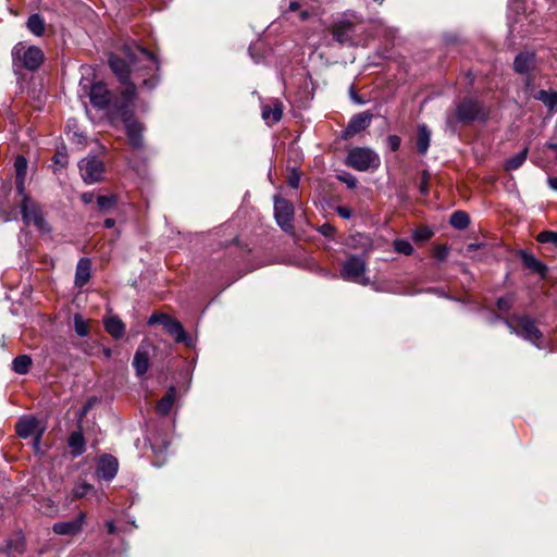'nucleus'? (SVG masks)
Segmentation results:
<instances>
[{"label":"nucleus","instance_id":"nucleus-34","mask_svg":"<svg viewBox=\"0 0 557 557\" xmlns=\"http://www.w3.org/2000/svg\"><path fill=\"white\" fill-rule=\"evenodd\" d=\"M449 222L453 227L457 230H465L470 224V218L465 211H456L450 215Z\"/></svg>","mask_w":557,"mask_h":557},{"label":"nucleus","instance_id":"nucleus-12","mask_svg":"<svg viewBox=\"0 0 557 557\" xmlns=\"http://www.w3.org/2000/svg\"><path fill=\"white\" fill-rule=\"evenodd\" d=\"M86 522V512L81 511L73 520L53 523L52 531L58 535L75 536L83 531Z\"/></svg>","mask_w":557,"mask_h":557},{"label":"nucleus","instance_id":"nucleus-41","mask_svg":"<svg viewBox=\"0 0 557 557\" xmlns=\"http://www.w3.org/2000/svg\"><path fill=\"white\" fill-rule=\"evenodd\" d=\"M54 164L59 165L60 168H65L69 163V157L65 151V148L62 150L58 149L52 158Z\"/></svg>","mask_w":557,"mask_h":557},{"label":"nucleus","instance_id":"nucleus-59","mask_svg":"<svg viewBox=\"0 0 557 557\" xmlns=\"http://www.w3.org/2000/svg\"><path fill=\"white\" fill-rule=\"evenodd\" d=\"M548 185L552 189L557 190V176L548 178Z\"/></svg>","mask_w":557,"mask_h":557},{"label":"nucleus","instance_id":"nucleus-30","mask_svg":"<svg viewBox=\"0 0 557 557\" xmlns=\"http://www.w3.org/2000/svg\"><path fill=\"white\" fill-rule=\"evenodd\" d=\"M521 258H522L523 264L528 269H530L532 272L541 274V275H545L546 267L540 260H537L535 257H533L530 253L523 252L521 255Z\"/></svg>","mask_w":557,"mask_h":557},{"label":"nucleus","instance_id":"nucleus-3","mask_svg":"<svg viewBox=\"0 0 557 557\" xmlns=\"http://www.w3.org/2000/svg\"><path fill=\"white\" fill-rule=\"evenodd\" d=\"M45 53L38 46H26L17 42L12 49L13 65L36 72L45 62Z\"/></svg>","mask_w":557,"mask_h":557},{"label":"nucleus","instance_id":"nucleus-43","mask_svg":"<svg viewBox=\"0 0 557 557\" xmlns=\"http://www.w3.org/2000/svg\"><path fill=\"white\" fill-rule=\"evenodd\" d=\"M433 235V232L428 227H421L414 231L413 239L417 242L428 240Z\"/></svg>","mask_w":557,"mask_h":557},{"label":"nucleus","instance_id":"nucleus-15","mask_svg":"<svg viewBox=\"0 0 557 557\" xmlns=\"http://www.w3.org/2000/svg\"><path fill=\"white\" fill-rule=\"evenodd\" d=\"M108 64L122 85L128 87L129 84H134L131 82L129 65L122 57L111 53L109 55Z\"/></svg>","mask_w":557,"mask_h":557},{"label":"nucleus","instance_id":"nucleus-22","mask_svg":"<svg viewBox=\"0 0 557 557\" xmlns=\"http://www.w3.org/2000/svg\"><path fill=\"white\" fill-rule=\"evenodd\" d=\"M91 261L87 257L78 260L75 271V286L82 288L90 278Z\"/></svg>","mask_w":557,"mask_h":557},{"label":"nucleus","instance_id":"nucleus-45","mask_svg":"<svg viewBox=\"0 0 557 557\" xmlns=\"http://www.w3.org/2000/svg\"><path fill=\"white\" fill-rule=\"evenodd\" d=\"M449 249L447 246L442 245L433 249V257L438 261H444L448 257Z\"/></svg>","mask_w":557,"mask_h":557},{"label":"nucleus","instance_id":"nucleus-13","mask_svg":"<svg viewBox=\"0 0 557 557\" xmlns=\"http://www.w3.org/2000/svg\"><path fill=\"white\" fill-rule=\"evenodd\" d=\"M119 471V460L111 454H102L97 462L96 474L99 479L111 481Z\"/></svg>","mask_w":557,"mask_h":557},{"label":"nucleus","instance_id":"nucleus-38","mask_svg":"<svg viewBox=\"0 0 557 557\" xmlns=\"http://www.w3.org/2000/svg\"><path fill=\"white\" fill-rule=\"evenodd\" d=\"M394 249L405 256H410L413 252V247L407 239H396L394 242Z\"/></svg>","mask_w":557,"mask_h":557},{"label":"nucleus","instance_id":"nucleus-16","mask_svg":"<svg viewBox=\"0 0 557 557\" xmlns=\"http://www.w3.org/2000/svg\"><path fill=\"white\" fill-rule=\"evenodd\" d=\"M40 428V422L35 416H22L15 423V433L25 440L35 435Z\"/></svg>","mask_w":557,"mask_h":557},{"label":"nucleus","instance_id":"nucleus-57","mask_svg":"<svg viewBox=\"0 0 557 557\" xmlns=\"http://www.w3.org/2000/svg\"><path fill=\"white\" fill-rule=\"evenodd\" d=\"M102 354L106 359H110L112 357V349L110 347L102 346Z\"/></svg>","mask_w":557,"mask_h":557},{"label":"nucleus","instance_id":"nucleus-23","mask_svg":"<svg viewBox=\"0 0 557 557\" xmlns=\"http://www.w3.org/2000/svg\"><path fill=\"white\" fill-rule=\"evenodd\" d=\"M283 104L278 100H274L272 104H263L261 116L268 125L274 124L282 119Z\"/></svg>","mask_w":557,"mask_h":557},{"label":"nucleus","instance_id":"nucleus-53","mask_svg":"<svg viewBox=\"0 0 557 557\" xmlns=\"http://www.w3.org/2000/svg\"><path fill=\"white\" fill-rule=\"evenodd\" d=\"M337 213H338L339 216H342L344 219H349L350 215H351V212H350V210L347 207H338L337 208Z\"/></svg>","mask_w":557,"mask_h":557},{"label":"nucleus","instance_id":"nucleus-6","mask_svg":"<svg viewBox=\"0 0 557 557\" xmlns=\"http://www.w3.org/2000/svg\"><path fill=\"white\" fill-rule=\"evenodd\" d=\"M367 263L359 256H350L343 264L341 276L345 281L354 282L363 286L370 284L369 277L366 276Z\"/></svg>","mask_w":557,"mask_h":557},{"label":"nucleus","instance_id":"nucleus-60","mask_svg":"<svg viewBox=\"0 0 557 557\" xmlns=\"http://www.w3.org/2000/svg\"><path fill=\"white\" fill-rule=\"evenodd\" d=\"M309 16H310V13L307 10H301L299 12V18L301 21H306L307 18H309Z\"/></svg>","mask_w":557,"mask_h":557},{"label":"nucleus","instance_id":"nucleus-37","mask_svg":"<svg viewBox=\"0 0 557 557\" xmlns=\"http://www.w3.org/2000/svg\"><path fill=\"white\" fill-rule=\"evenodd\" d=\"M28 161L23 154H18L14 160L15 177L25 178Z\"/></svg>","mask_w":557,"mask_h":557},{"label":"nucleus","instance_id":"nucleus-44","mask_svg":"<svg viewBox=\"0 0 557 557\" xmlns=\"http://www.w3.org/2000/svg\"><path fill=\"white\" fill-rule=\"evenodd\" d=\"M300 177H301L300 172L295 168L292 169L288 174V177H287L288 185L292 188H298L299 183H300Z\"/></svg>","mask_w":557,"mask_h":557},{"label":"nucleus","instance_id":"nucleus-32","mask_svg":"<svg viewBox=\"0 0 557 557\" xmlns=\"http://www.w3.org/2000/svg\"><path fill=\"white\" fill-rule=\"evenodd\" d=\"M533 98L542 101L549 110L557 106V92L555 91L539 90Z\"/></svg>","mask_w":557,"mask_h":557},{"label":"nucleus","instance_id":"nucleus-47","mask_svg":"<svg viewBox=\"0 0 557 557\" xmlns=\"http://www.w3.org/2000/svg\"><path fill=\"white\" fill-rule=\"evenodd\" d=\"M387 146L392 151H397L400 147V137L397 135H389L386 139Z\"/></svg>","mask_w":557,"mask_h":557},{"label":"nucleus","instance_id":"nucleus-62","mask_svg":"<svg viewBox=\"0 0 557 557\" xmlns=\"http://www.w3.org/2000/svg\"><path fill=\"white\" fill-rule=\"evenodd\" d=\"M478 248H479V245H478V244H469V245H468V250H469V251H470V250H475V249H478Z\"/></svg>","mask_w":557,"mask_h":557},{"label":"nucleus","instance_id":"nucleus-24","mask_svg":"<svg viewBox=\"0 0 557 557\" xmlns=\"http://www.w3.org/2000/svg\"><path fill=\"white\" fill-rule=\"evenodd\" d=\"M67 445L73 458L82 456L86 451V441L82 431L72 432L67 438Z\"/></svg>","mask_w":557,"mask_h":557},{"label":"nucleus","instance_id":"nucleus-54","mask_svg":"<svg viewBox=\"0 0 557 557\" xmlns=\"http://www.w3.org/2000/svg\"><path fill=\"white\" fill-rule=\"evenodd\" d=\"M300 9V4L297 1H290L286 12H296Z\"/></svg>","mask_w":557,"mask_h":557},{"label":"nucleus","instance_id":"nucleus-28","mask_svg":"<svg viewBox=\"0 0 557 557\" xmlns=\"http://www.w3.org/2000/svg\"><path fill=\"white\" fill-rule=\"evenodd\" d=\"M33 366V359L29 355H18L12 361V370L21 375L27 374Z\"/></svg>","mask_w":557,"mask_h":557},{"label":"nucleus","instance_id":"nucleus-49","mask_svg":"<svg viewBox=\"0 0 557 557\" xmlns=\"http://www.w3.org/2000/svg\"><path fill=\"white\" fill-rule=\"evenodd\" d=\"M15 187L18 195L23 197L22 201L24 200V195H27L25 193V178L15 177Z\"/></svg>","mask_w":557,"mask_h":557},{"label":"nucleus","instance_id":"nucleus-10","mask_svg":"<svg viewBox=\"0 0 557 557\" xmlns=\"http://www.w3.org/2000/svg\"><path fill=\"white\" fill-rule=\"evenodd\" d=\"M89 101L97 110H107L112 102L113 92L108 88L107 84L98 81L94 82L89 88Z\"/></svg>","mask_w":557,"mask_h":557},{"label":"nucleus","instance_id":"nucleus-31","mask_svg":"<svg viewBox=\"0 0 557 557\" xmlns=\"http://www.w3.org/2000/svg\"><path fill=\"white\" fill-rule=\"evenodd\" d=\"M528 153H529V149L524 148L516 156L507 159L505 162V165H504L505 170L506 171H515V170L519 169L527 160Z\"/></svg>","mask_w":557,"mask_h":557},{"label":"nucleus","instance_id":"nucleus-52","mask_svg":"<svg viewBox=\"0 0 557 557\" xmlns=\"http://www.w3.org/2000/svg\"><path fill=\"white\" fill-rule=\"evenodd\" d=\"M321 233L325 236H332L334 233V227L330 224H323L320 228Z\"/></svg>","mask_w":557,"mask_h":557},{"label":"nucleus","instance_id":"nucleus-7","mask_svg":"<svg viewBox=\"0 0 557 557\" xmlns=\"http://www.w3.org/2000/svg\"><path fill=\"white\" fill-rule=\"evenodd\" d=\"M82 178L87 184L99 183L103 180L106 164L98 156H87L78 163Z\"/></svg>","mask_w":557,"mask_h":557},{"label":"nucleus","instance_id":"nucleus-4","mask_svg":"<svg viewBox=\"0 0 557 557\" xmlns=\"http://www.w3.org/2000/svg\"><path fill=\"white\" fill-rule=\"evenodd\" d=\"M346 164L357 171L376 170L381 164L379 154L366 147L352 148L346 158Z\"/></svg>","mask_w":557,"mask_h":557},{"label":"nucleus","instance_id":"nucleus-63","mask_svg":"<svg viewBox=\"0 0 557 557\" xmlns=\"http://www.w3.org/2000/svg\"><path fill=\"white\" fill-rule=\"evenodd\" d=\"M447 123H448V124H451V123H453V117H448V119H447Z\"/></svg>","mask_w":557,"mask_h":557},{"label":"nucleus","instance_id":"nucleus-20","mask_svg":"<svg viewBox=\"0 0 557 557\" xmlns=\"http://www.w3.org/2000/svg\"><path fill=\"white\" fill-rule=\"evenodd\" d=\"M354 25L347 21L335 23L332 27V35L335 41L341 45H352Z\"/></svg>","mask_w":557,"mask_h":557},{"label":"nucleus","instance_id":"nucleus-35","mask_svg":"<svg viewBox=\"0 0 557 557\" xmlns=\"http://www.w3.org/2000/svg\"><path fill=\"white\" fill-rule=\"evenodd\" d=\"M95 492V486L87 482H81L74 485L72 490V500L82 499L89 493Z\"/></svg>","mask_w":557,"mask_h":557},{"label":"nucleus","instance_id":"nucleus-25","mask_svg":"<svg viewBox=\"0 0 557 557\" xmlns=\"http://www.w3.org/2000/svg\"><path fill=\"white\" fill-rule=\"evenodd\" d=\"M175 398H176V388H175V386L172 385L165 392L163 397L160 400H158V403L156 405L157 412L163 417L168 416L173 408Z\"/></svg>","mask_w":557,"mask_h":557},{"label":"nucleus","instance_id":"nucleus-39","mask_svg":"<svg viewBox=\"0 0 557 557\" xmlns=\"http://www.w3.org/2000/svg\"><path fill=\"white\" fill-rule=\"evenodd\" d=\"M25 541L22 536L7 540L5 547L10 552L22 553L24 550Z\"/></svg>","mask_w":557,"mask_h":557},{"label":"nucleus","instance_id":"nucleus-55","mask_svg":"<svg viewBox=\"0 0 557 557\" xmlns=\"http://www.w3.org/2000/svg\"><path fill=\"white\" fill-rule=\"evenodd\" d=\"M106 528L109 534H114L116 532V527L113 521H107Z\"/></svg>","mask_w":557,"mask_h":557},{"label":"nucleus","instance_id":"nucleus-19","mask_svg":"<svg viewBox=\"0 0 557 557\" xmlns=\"http://www.w3.org/2000/svg\"><path fill=\"white\" fill-rule=\"evenodd\" d=\"M132 364L138 377L146 375L150 367V352L148 350V346L144 344L138 346L135 351Z\"/></svg>","mask_w":557,"mask_h":557},{"label":"nucleus","instance_id":"nucleus-1","mask_svg":"<svg viewBox=\"0 0 557 557\" xmlns=\"http://www.w3.org/2000/svg\"><path fill=\"white\" fill-rule=\"evenodd\" d=\"M137 98V87L129 84L121 90L120 97L113 96L110 107L107 108V114L110 121L121 120L123 123L135 119L134 102Z\"/></svg>","mask_w":557,"mask_h":557},{"label":"nucleus","instance_id":"nucleus-46","mask_svg":"<svg viewBox=\"0 0 557 557\" xmlns=\"http://www.w3.org/2000/svg\"><path fill=\"white\" fill-rule=\"evenodd\" d=\"M532 79H533V77H532V75H530V74H527V76L524 77V82H523V85H524V86H523V88H524V94H525L528 97H530V96H532V97H533V95L535 94V92H534V89H535V88H534V85H533V83H532Z\"/></svg>","mask_w":557,"mask_h":557},{"label":"nucleus","instance_id":"nucleus-51","mask_svg":"<svg viewBox=\"0 0 557 557\" xmlns=\"http://www.w3.org/2000/svg\"><path fill=\"white\" fill-rule=\"evenodd\" d=\"M94 199H95V195H94V193H89V191H87V193H83V194L81 195V200H82L84 203H86V205L91 203V202L94 201Z\"/></svg>","mask_w":557,"mask_h":557},{"label":"nucleus","instance_id":"nucleus-50","mask_svg":"<svg viewBox=\"0 0 557 557\" xmlns=\"http://www.w3.org/2000/svg\"><path fill=\"white\" fill-rule=\"evenodd\" d=\"M497 306H498L499 310L508 311L511 307V298L510 297L499 298L497 301Z\"/></svg>","mask_w":557,"mask_h":557},{"label":"nucleus","instance_id":"nucleus-36","mask_svg":"<svg viewBox=\"0 0 557 557\" xmlns=\"http://www.w3.org/2000/svg\"><path fill=\"white\" fill-rule=\"evenodd\" d=\"M73 323H74V330L78 336L85 337L89 334V330H90L89 325H88L87 321L84 320L82 314H79V313L74 314Z\"/></svg>","mask_w":557,"mask_h":557},{"label":"nucleus","instance_id":"nucleus-58","mask_svg":"<svg viewBox=\"0 0 557 557\" xmlns=\"http://www.w3.org/2000/svg\"><path fill=\"white\" fill-rule=\"evenodd\" d=\"M94 403H95V399L94 398H89L87 400V403L84 405L83 413H86L92 407Z\"/></svg>","mask_w":557,"mask_h":557},{"label":"nucleus","instance_id":"nucleus-5","mask_svg":"<svg viewBox=\"0 0 557 557\" xmlns=\"http://www.w3.org/2000/svg\"><path fill=\"white\" fill-rule=\"evenodd\" d=\"M21 214L25 224L33 223L41 233L51 232V226L46 221L41 208L28 195H24V200L21 203Z\"/></svg>","mask_w":557,"mask_h":557},{"label":"nucleus","instance_id":"nucleus-29","mask_svg":"<svg viewBox=\"0 0 557 557\" xmlns=\"http://www.w3.org/2000/svg\"><path fill=\"white\" fill-rule=\"evenodd\" d=\"M431 141V132L426 125L422 124L418 127L417 149L421 154H425Z\"/></svg>","mask_w":557,"mask_h":557},{"label":"nucleus","instance_id":"nucleus-8","mask_svg":"<svg viewBox=\"0 0 557 557\" xmlns=\"http://www.w3.org/2000/svg\"><path fill=\"white\" fill-rule=\"evenodd\" d=\"M485 108L475 99L466 98L456 107L455 117L458 122L470 123L486 116Z\"/></svg>","mask_w":557,"mask_h":557},{"label":"nucleus","instance_id":"nucleus-33","mask_svg":"<svg viewBox=\"0 0 557 557\" xmlns=\"http://www.w3.org/2000/svg\"><path fill=\"white\" fill-rule=\"evenodd\" d=\"M117 203L116 195H99L97 196V206L101 212H109Z\"/></svg>","mask_w":557,"mask_h":557},{"label":"nucleus","instance_id":"nucleus-40","mask_svg":"<svg viewBox=\"0 0 557 557\" xmlns=\"http://www.w3.org/2000/svg\"><path fill=\"white\" fill-rule=\"evenodd\" d=\"M537 242L542 244H552L554 246H557V232L553 231H544L541 232L537 237Z\"/></svg>","mask_w":557,"mask_h":557},{"label":"nucleus","instance_id":"nucleus-26","mask_svg":"<svg viewBox=\"0 0 557 557\" xmlns=\"http://www.w3.org/2000/svg\"><path fill=\"white\" fill-rule=\"evenodd\" d=\"M535 63V55L533 53H520L516 57L513 66L516 72L520 74H530Z\"/></svg>","mask_w":557,"mask_h":557},{"label":"nucleus","instance_id":"nucleus-21","mask_svg":"<svg viewBox=\"0 0 557 557\" xmlns=\"http://www.w3.org/2000/svg\"><path fill=\"white\" fill-rule=\"evenodd\" d=\"M103 327L114 339H121L126 333V325L117 315L103 318Z\"/></svg>","mask_w":557,"mask_h":557},{"label":"nucleus","instance_id":"nucleus-42","mask_svg":"<svg viewBox=\"0 0 557 557\" xmlns=\"http://www.w3.org/2000/svg\"><path fill=\"white\" fill-rule=\"evenodd\" d=\"M46 432V426L45 425H41V428L36 432L35 435H33V449H34V453L35 454H38L39 450H40V445H41V441H42V436Z\"/></svg>","mask_w":557,"mask_h":557},{"label":"nucleus","instance_id":"nucleus-61","mask_svg":"<svg viewBox=\"0 0 557 557\" xmlns=\"http://www.w3.org/2000/svg\"><path fill=\"white\" fill-rule=\"evenodd\" d=\"M420 190L423 195H426L428 194V184H426V181H423L421 183V186H420Z\"/></svg>","mask_w":557,"mask_h":557},{"label":"nucleus","instance_id":"nucleus-56","mask_svg":"<svg viewBox=\"0 0 557 557\" xmlns=\"http://www.w3.org/2000/svg\"><path fill=\"white\" fill-rule=\"evenodd\" d=\"M114 225H115V220H114V219H112V218H108V219H106V220L103 221V226H104L106 228H112V227H114Z\"/></svg>","mask_w":557,"mask_h":557},{"label":"nucleus","instance_id":"nucleus-27","mask_svg":"<svg viewBox=\"0 0 557 557\" xmlns=\"http://www.w3.org/2000/svg\"><path fill=\"white\" fill-rule=\"evenodd\" d=\"M26 26L32 34L38 37L42 36L46 32V21L38 13H33L28 16Z\"/></svg>","mask_w":557,"mask_h":557},{"label":"nucleus","instance_id":"nucleus-9","mask_svg":"<svg viewBox=\"0 0 557 557\" xmlns=\"http://www.w3.org/2000/svg\"><path fill=\"white\" fill-rule=\"evenodd\" d=\"M274 216L277 224L285 232H290L294 228L293 219H294V205L287 200L282 198L280 195H274Z\"/></svg>","mask_w":557,"mask_h":557},{"label":"nucleus","instance_id":"nucleus-11","mask_svg":"<svg viewBox=\"0 0 557 557\" xmlns=\"http://www.w3.org/2000/svg\"><path fill=\"white\" fill-rule=\"evenodd\" d=\"M517 324L520 331H516L511 323L507 322L509 330L513 333L521 335L527 341L539 346L537 341L542 337V332L535 325V322L531 320L529 317H519L517 319Z\"/></svg>","mask_w":557,"mask_h":557},{"label":"nucleus","instance_id":"nucleus-2","mask_svg":"<svg viewBox=\"0 0 557 557\" xmlns=\"http://www.w3.org/2000/svg\"><path fill=\"white\" fill-rule=\"evenodd\" d=\"M147 324L149 326L161 325L164 332L173 337L176 343L184 344L188 348L194 346L193 337L185 331L183 324L169 313L153 312Z\"/></svg>","mask_w":557,"mask_h":557},{"label":"nucleus","instance_id":"nucleus-14","mask_svg":"<svg viewBox=\"0 0 557 557\" xmlns=\"http://www.w3.org/2000/svg\"><path fill=\"white\" fill-rule=\"evenodd\" d=\"M128 145L134 150H141L144 148V131L145 126L136 119L123 123Z\"/></svg>","mask_w":557,"mask_h":557},{"label":"nucleus","instance_id":"nucleus-17","mask_svg":"<svg viewBox=\"0 0 557 557\" xmlns=\"http://www.w3.org/2000/svg\"><path fill=\"white\" fill-rule=\"evenodd\" d=\"M138 51L146 58L148 59L149 61H151L153 64H154V73H152L151 75H149L147 78H144L143 81V87L148 89V90H152L154 89L159 83H160V75H159V71H160V61L158 59V57L152 52L150 51L148 48H145V47H141V46H138Z\"/></svg>","mask_w":557,"mask_h":557},{"label":"nucleus","instance_id":"nucleus-18","mask_svg":"<svg viewBox=\"0 0 557 557\" xmlns=\"http://www.w3.org/2000/svg\"><path fill=\"white\" fill-rule=\"evenodd\" d=\"M372 117L373 115L370 112L354 115L344 131V137L350 138L364 131L371 124Z\"/></svg>","mask_w":557,"mask_h":557},{"label":"nucleus","instance_id":"nucleus-48","mask_svg":"<svg viewBox=\"0 0 557 557\" xmlns=\"http://www.w3.org/2000/svg\"><path fill=\"white\" fill-rule=\"evenodd\" d=\"M338 180L346 183L349 188L357 186V180L351 174L338 175Z\"/></svg>","mask_w":557,"mask_h":557}]
</instances>
